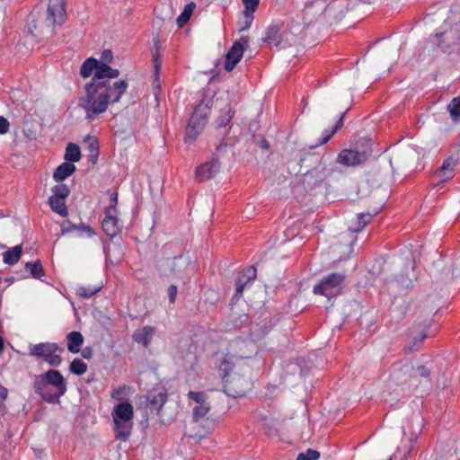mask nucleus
Listing matches in <instances>:
<instances>
[{"label": "nucleus", "mask_w": 460, "mask_h": 460, "mask_svg": "<svg viewBox=\"0 0 460 460\" xmlns=\"http://www.w3.org/2000/svg\"><path fill=\"white\" fill-rule=\"evenodd\" d=\"M119 75V69L103 66L84 85V93L79 98V106L84 110L87 120L93 121L98 115L105 112L110 102H119L128 84L126 80L111 84L110 79Z\"/></svg>", "instance_id": "1"}, {"label": "nucleus", "mask_w": 460, "mask_h": 460, "mask_svg": "<svg viewBox=\"0 0 460 460\" xmlns=\"http://www.w3.org/2000/svg\"><path fill=\"white\" fill-rule=\"evenodd\" d=\"M33 387L44 401L49 403H59L60 398L67 390L66 382L60 371L49 369L35 377Z\"/></svg>", "instance_id": "2"}, {"label": "nucleus", "mask_w": 460, "mask_h": 460, "mask_svg": "<svg viewBox=\"0 0 460 460\" xmlns=\"http://www.w3.org/2000/svg\"><path fill=\"white\" fill-rule=\"evenodd\" d=\"M111 417L116 439L127 441L133 429L134 409L132 404L128 402L116 404L112 409Z\"/></svg>", "instance_id": "3"}, {"label": "nucleus", "mask_w": 460, "mask_h": 460, "mask_svg": "<svg viewBox=\"0 0 460 460\" xmlns=\"http://www.w3.org/2000/svg\"><path fill=\"white\" fill-rule=\"evenodd\" d=\"M66 19V0H49L44 22L35 25L38 34L42 38L52 37L54 27L61 25Z\"/></svg>", "instance_id": "4"}, {"label": "nucleus", "mask_w": 460, "mask_h": 460, "mask_svg": "<svg viewBox=\"0 0 460 460\" xmlns=\"http://www.w3.org/2000/svg\"><path fill=\"white\" fill-rule=\"evenodd\" d=\"M210 108L208 103L200 102L196 107L186 128V141H193L201 133L208 123Z\"/></svg>", "instance_id": "5"}, {"label": "nucleus", "mask_w": 460, "mask_h": 460, "mask_svg": "<svg viewBox=\"0 0 460 460\" xmlns=\"http://www.w3.org/2000/svg\"><path fill=\"white\" fill-rule=\"evenodd\" d=\"M63 351L56 342H40L30 345L29 355L37 358H41L51 367H58L62 358L60 353Z\"/></svg>", "instance_id": "6"}, {"label": "nucleus", "mask_w": 460, "mask_h": 460, "mask_svg": "<svg viewBox=\"0 0 460 460\" xmlns=\"http://www.w3.org/2000/svg\"><path fill=\"white\" fill-rule=\"evenodd\" d=\"M372 155L369 142L355 149H343L340 152L337 161L344 166H357L365 163Z\"/></svg>", "instance_id": "7"}, {"label": "nucleus", "mask_w": 460, "mask_h": 460, "mask_svg": "<svg viewBox=\"0 0 460 460\" xmlns=\"http://www.w3.org/2000/svg\"><path fill=\"white\" fill-rule=\"evenodd\" d=\"M344 279V274L331 273L323 277L320 282L314 287V293L329 298L335 296L340 293Z\"/></svg>", "instance_id": "8"}, {"label": "nucleus", "mask_w": 460, "mask_h": 460, "mask_svg": "<svg viewBox=\"0 0 460 460\" xmlns=\"http://www.w3.org/2000/svg\"><path fill=\"white\" fill-rule=\"evenodd\" d=\"M249 38L247 36L241 37L239 41H235L227 51L226 56L225 68L231 71L241 60L244 49L248 46Z\"/></svg>", "instance_id": "9"}, {"label": "nucleus", "mask_w": 460, "mask_h": 460, "mask_svg": "<svg viewBox=\"0 0 460 460\" xmlns=\"http://www.w3.org/2000/svg\"><path fill=\"white\" fill-rule=\"evenodd\" d=\"M435 38L442 49L460 46V24H455L447 31L436 33Z\"/></svg>", "instance_id": "10"}, {"label": "nucleus", "mask_w": 460, "mask_h": 460, "mask_svg": "<svg viewBox=\"0 0 460 460\" xmlns=\"http://www.w3.org/2000/svg\"><path fill=\"white\" fill-rule=\"evenodd\" d=\"M413 365L411 362L404 364L396 363L393 365L390 374L391 381L399 385L407 383L412 378Z\"/></svg>", "instance_id": "11"}, {"label": "nucleus", "mask_w": 460, "mask_h": 460, "mask_svg": "<svg viewBox=\"0 0 460 460\" xmlns=\"http://www.w3.org/2000/svg\"><path fill=\"white\" fill-rule=\"evenodd\" d=\"M409 422L411 425L412 431H411L409 434L410 446L404 451L402 460H407L409 457L410 454L413 450V444L417 441L419 436L421 434L423 428V419L420 415L411 416Z\"/></svg>", "instance_id": "12"}, {"label": "nucleus", "mask_w": 460, "mask_h": 460, "mask_svg": "<svg viewBox=\"0 0 460 460\" xmlns=\"http://www.w3.org/2000/svg\"><path fill=\"white\" fill-rule=\"evenodd\" d=\"M220 169V164L215 157L211 161L204 163L196 169L195 176L199 181H205L214 177Z\"/></svg>", "instance_id": "13"}, {"label": "nucleus", "mask_w": 460, "mask_h": 460, "mask_svg": "<svg viewBox=\"0 0 460 460\" xmlns=\"http://www.w3.org/2000/svg\"><path fill=\"white\" fill-rule=\"evenodd\" d=\"M115 214L111 208H105V217L102 223L103 232L111 238L116 236L120 230L119 219Z\"/></svg>", "instance_id": "14"}, {"label": "nucleus", "mask_w": 460, "mask_h": 460, "mask_svg": "<svg viewBox=\"0 0 460 460\" xmlns=\"http://www.w3.org/2000/svg\"><path fill=\"white\" fill-rule=\"evenodd\" d=\"M256 272L255 267L251 266L239 273L236 279L235 296H242L245 286L256 279Z\"/></svg>", "instance_id": "15"}, {"label": "nucleus", "mask_w": 460, "mask_h": 460, "mask_svg": "<svg viewBox=\"0 0 460 460\" xmlns=\"http://www.w3.org/2000/svg\"><path fill=\"white\" fill-rule=\"evenodd\" d=\"M457 164V159L450 156L447 158L440 168L436 171V176L440 179V182L438 185H440L447 181L450 180L454 176V169Z\"/></svg>", "instance_id": "16"}, {"label": "nucleus", "mask_w": 460, "mask_h": 460, "mask_svg": "<svg viewBox=\"0 0 460 460\" xmlns=\"http://www.w3.org/2000/svg\"><path fill=\"white\" fill-rule=\"evenodd\" d=\"M155 333V328L153 326H144L143 328L137 329L133 333V340L138 344H141L145 348H147L152 341V339Z\"/></svg>", "instance_id": "17"}, {"label": "nucleus", "mask_w": 460, "mask_h": 460, "mask_svg": "<svg viewBox=\"0 0 460 460\" xmlns=\"http://www.w3.org/2000/svg\"><path fill=\"white\" fill-rule=\"evenodd\" d=\"M103 66L111 67L107 64L99 62V60L94 58H89L82 64L80 68V75L84 78L89 77L93 74H97Z\"/></svg>", "instance_id": "18"}, {"label": "nucleus", "mask_w": 460, "mask_h": 460, "mask_svg": "<svg viewBox=\"0 0 460 460\" xmlns=\"http://www.w3.org/2000/svg\"><path fill=\"white\" fill-rule=\"evenodd\" d=\"M155 51L153 53V66H154V74H153V87L155 89L160 88V69L162 66L163 59L160 56L159 52V39H155Z\"/></svg>", "instance_id": "19"}, {"label": "nucleus", "mask_w": 460, "mask_h": 460, "mask_svg": "<svg viewBox=\"0 0 460 460\" xmlns=\"http://www.w3.org/2000/svg\"><path fill=\"white\" fill-rule=\"evenodd\" d=\"M75 230L81 231L82 233H84L88 237H92L95 235L94 230L88 225H85L84 223H81L79 225L73 224L69 220H66L61 224V233L62 234H66L68 233H71Z\"/></svg>", "instance_id": "20"}, {"label": "nucleus", "mask_w": 460, "mask_h": 460, "mask_svg": "<svg viewBox=\"0 0 460 460\" xmlns=\"http://www.w3.org/2000/svg\"><path fill=\"white\" fill-rule=\"evenodd\" d=\"M323 11V4L319 1H312L307 3L303 10L304 19L307 22H312L313 19L322 13Z\"/></svg>", "instance_id": "21"}, {"label": "nucleus", "mask_w": 460, "mask_h": 460, "mask_svg": "<svg viewBox=\"0 0 460 460\" xmlns=\"http://www.w3.org/2000/svg\"><path fill=\"white\" fill-rule=\"evenodd\" d=\"M75 171V166L74 164L65 162L62 163L58 168L55 170L53 173V179L57 182L63 181L71 174H73Z\"/></svg>", "instance_id": "22"}, {"label": "nucleus", "mask_w": 460, "mask_h": 460, "mask_svg": "<svg viewBox=\"0 0 460 460\" xmlns=\"http://www.w3.org/2000/svg\"><path fill=\"white\" fill-rule=\"evenodd\" d=\"M67 349L72 353L80 351V348L84 343V337L80 332H71L66 335Z\"/></svg>", "instance_id": "23"}, {"label": "nucleus", "mask_w": 460, "mask_h": 460, "mask_svg": "<svg viewBox=\"0 0 460 460\" xmlns=\"http://www.w3.org/2000/svg\"><path fill=\"white\" fill-rule=\"evenodd\" d=\"M22 252V246L16 245L3 253V261L5 264L14 265L19 261Z\"/></svg>", "instance_id": "24"}, {"label": "nucleus", "mask_w": 460, "mask_h": 460, "mask_svg": "<svg viewBox=\"0 0 460 460\" xmlns=\"http://www.w3.org/2000/svg\"><path fill=\"white\" fill-rule=\"evenodd\" d=\"M49 204L51 209L60 215L61 217H66L68 215L67 207L66 205V200L58 199L56 197L50 196L49 198Z\"/></svg>", "instance_id": "25"}, {"label": "nucleus", "mask_w": 460, "mask_h": 460, "mask_svg": "<svg viewBox=\"0 0 460 460\" xmlns=\"http://www.w3.org/2000/svg\"><path fill=\"white\" fill-rule=\"evenodd\" d=\"M343 118H344V114H342L339 120L336 122V124L331 130L325 129L323 132V137L318 140V142L313 147L326 144L332 138V137L338 131V129H340L343 126Z\"/></svg>", "instance_id": "26"}, {"label": "nucleus", "mask_w": 460, "mask_h": 460, "mask_svg": "<svg viewBox=\"0 0 460 460\" xmlns=\"http://www.w3.org/2000/svg\"><path fill=\"white\" fill-rule=\"evenodd\" d=\"M190 264V260L184 256L174 257L170 261V267L172 273L180 275L182 273V270Z\"/></svg>", "instance_id": "27"}, {"label": "nucleus", "mask_w": 460, "mask_h": 460, "mask_svg": "<svg viewBox=\"0 0 460 460\" xmlns=\"http://www.w3.org/2000/svg\"><path fill=\"white\" fill-rule=\"evenodd\" d=\"M25 269L29 270L30 275L33 279H40L45 275L43 266L40 260H37L34 262H27L25 264Z\"/></svg>", "instance_id": "28"}, {"label": "nucleus", "mask_w": 460, "mask_h": 460, "mask_svg": "<svg viewBox=\"0 0 460 460\" xmlns=\"http://www.w3.org/2000/svg\"><path fill=\"white\" fill-rule=\"evenodd\" d=\"M81 158L80 147L74 143H69L66 148L65 159L71 164L78 162Z\"/></svg>", "instance_id": "29"}, {"label": "nucleus", "mask_w": 460, "mask_h": 460, "mask_svg": "<svg viewBox=\"0 0 460 460\" xmlns=\"http://www.w3.org/2000/svg\"><path fill=\"white\" fill-rule=\"evenodd\" d=\"M279 32V28L278 25L269 26L265 31L263 40L269 44H272L278 47L279 45V41L278 40Z\"/></svg>", "instance_id": "30"}, {"label": "nucleus", "mask_w": 460, "mask_h": 460, "mask_svg": "<svg viewBox=\"0 0 460 460\" xmlns=\"http://www.w3.org/2000/svg\"><path fill=\"white\" fill-rule=\"evenodd\" d=\"M447 111L454 122H460V97H455L447 105Z\"/></svg>", "instance_id": "31"}, {"label": "nucleus", "mask_w": 460, "mask_h": 460, "mask_svg": "<svg viewBox=\"0 0 460 460\" xmlns=\"http://www.w3.org/2000/svg\"><path fill=\"white\" fill-rule=\"evenodd\" d=\"M131 387L128 385H122L112 390L111 397L119 402H128Z\"/></svg>", "instance_id": "32"}, {"label": "nucleus", "mask_w": 460, "mask_h": 460, "mask_svg": "<svg viewBox=\"0 0 460 460\" xmlns=\"http://www.w3.org/2000/svg\"><path fill=\"white\" fill-rule=\"evenodd\" d=\"M373 219V215L369 213H359L357 218V226H350V230L353 232H359L363 230Z\"/></svg>", "instance_id": "33"}, {"label": "nucleus", "mask_w": 460, "mask_h": 460, "mask_svg": "<svg viewBox=\"0 0 460 460\" xmlns=\"http://www.w3.org/2000/svg\"><path fill=\"white\" fill-rule=\"evenodd\" d=\"M88 143L89 158L93 164H95L99 155V143L95 137H88L86 138Z\"/></svg>", "instance_id": "34"}, {"label": "nucleus", "mask_w": 460, "mask_h": 460, "mask_svg": "<svg viewBox=\"0 0 460 460\" xmlns=\"http://www.w3.org/2000/svg\"><path fill=\"white\" fill-rule=\"evenodd\" d=\"M102 288V285H96V286H88V287H79L77 289V295L80 296L83 298H91L97 293H99Z\"/></svg>", "instance_id": "35"}, {"label": "nucleus", "mask_w": 460, "mask_h": 460, "mask_svg": "<svg viewBox=\"0 0 460 460\" xmlns=\"http://www.w3.org/2000/svg\"><path fill=\"white\" fill-rule=\"evenodd\" d=\"M195 6H196V4L194 3H190L187 5H185L182 13L177 18V24L179 27H182L183 25H185L188 22V21L190 20L192 13H193Z\"/></svg>", "instance_id": "36"}, {"label": "nucleus", "mask_w": 460, "mask_h": 460, "mask_svg": "<svg viewBox=\"0 0 460 460\" xmlns=\"http://www.w3.org/2000/svg\"><path fill=\"white\" fill-rule=\"evenodd\" d=\"M254 11H251V10H243V18L240 20L239 22V30L241 31H246L248 30L252 23V21L254 19Z\"/></svg>", "instance_id": "37"}, {"label": "nucleus", "mask_w": 460, "mask_h": 460, "mask_svg": "<svg viewBox=\"0 0 460 460\" xmlns=\"http://www.w3.org/2000/svg\"><path fill=\"white\" fill-rule=\"evenodd\" d=\"M209 410L210 406L208 402L198 404L193 408V420L199 421L208 413Z\"/></svg>", "instance_id": "38"}, {"label": "nucleus", "mask_w": 460, "mask_h": 460, "mask_svg": "<svg viewBox=\"0 0 460 460\" xmlns=\"http://www.w3.org/2000/svg\"><path fill=\"white\" fill-rule=\"evenodd\" d=\"M70 189L66 184H58L52 188V197L65 199L68 197Z\"/></svg>", "instance_id": "39"}, {"label": "nucleus", "mask_w": 460, "mask_h": 460, "mask_svg": "<svg viewBox=\"0 0 460 460\" xmlns=\"http://www.w3.org/2000/svg\"><path fill=\"white\" fill-rule=\"evenodd\" d=\"M69 369L73 374L81 376L86 372L87 365L82 359L75 358L71 362Z\"/></svg>", "instance_id": "40"}, {"label": "nucleus", "mask_w": 460, "mask_h": 460, "mask_svg": "<svg viewBox=\"0 0 460 460\" xmlns=\"http://www.w3.org/2000/svg\"><path fill=\"white\" fill-rule=\"evenodd\" d=\"M233 116H234V112L231 111L230 108L222 111L217 119V128L226 127L232 120Z\"/></svg>", "instance_id": "41"}, {"label": "nucleus", "mask_w": 460, "mask_h": 460, "mask_svg": "<svg viewBox=\"0 0 460 460\" xmlns=\"http://www.w3.org/2000/svg\"><path fill=\"white\" fill-rule=\"evenodd\" d=\"M233 367H234V363L231 359L230 357H226L220 366H219V369L222 373H224V376H223V379L225 380V382H227L226 380V376L229 375V373L232 371L233 369Z\"/></svg>", "instance_id": "42"}, {"label": "nucleus", "mask_w": 460, "mask_h": 460, "mask_svg": "<svg viewBox=\"0 0 460 460\" xmlns=\"http://www.w3.org/2000/svg\"><path fill=\"white\" fill-rule=\"evenodd\" d=\"M188 397L194 402H196L198 404H201L206 402V394L203 392H193L190 391L188 393Z\"/></svg>", "instance_id": "43"}, {"label": "nucleus", "mask_w": 460, "mask_h": 460, "mask_svg": "<svg viewBox=\"0 0 460 460\" xmlns=\"http://www.w3.org/2000/svg\"><path fill=\"white\" fill-rule=\"evenodd\" d=\"M430 371L425 366H419L416 369L413 368L412 378L413 377H429Z\"/></svg>", "instance_id": "44"}, {"label": "nucleus", "mask_w": 460, "mask_h": 460, "mask_svg": "<svg viewBox=\"0 0 460 460\" xmlns=\"http://www.w3.org/2000/svg\"><path fill=\"white\" fill-rule=\"evenodd\" d=\"M243 3L245 10L255 12L259 6L260 0H243Z\"/></svg>", "instance_id": "45"}, {"label": "nucleus", "mask_w": 460, "mask_h": 460, "mask_svg": "<svg viewBox=\"0 0 460 460\" xmlns=\"http://www.w3.org/2000/svg\"><path fill=\"white\" fill-rule=\"evenodd\" d=\"M112 58H113V55H112L111 50L105 49L102 51V53L101 55V60L99 62L108 65V63H110L112 60Z\"/></svg>", "instance_id": "46"}, {"label": "nucleus", "mask_w": 460, "mask_h": 460, "mask_svg": "<svg viewBox=\"0 0 460 460\" xmlns=\"http://www.w3.org/2000/svg\"><path fill=\"white\" fill-rule=\"evenodd\" d=\"M9 121L4 116H0V135L7 133L9 131Z\"/></svg>", "instance_id": "47"}, {"label": "nucleus", "mask_w": 460, "mask_h": 460, "mask_svg": "<svg viewBox=\"0 0 460 460\" xmlns=\"http://www.w3.org/2000/svg\"><path fill=\"white\" fill-rule=\"evenodd\" d=\"M177 292H178V289H177V287L175 285H171L169 287V288H168V296H169L170 303L173 304L175 302Z\"/></svg>", "instance_id": "48"}, {"label": "nucleus", "mask_w": 460, "mask_h": 460, "mask_svg": "<svg viewBox=\"0 0 460 460\" xmlns=\"http://www.w3.org/2000/svg\"><path fill=\"white\" fill-rule=\"evenodd\" d=\"M110 200H111V204H110V206L107 208H111L112 213H116V207H117V204H118V193L117 192H112L111 194Z\"/></svg>", "instance_id": "49"}, {"label": "nucleus", "mask_w": 460, "mask_h": 460, "mask_svg": "<svg viewBox=\"0 0 460 460\" xmlns=\"http://www.w3.org/2000/svg\"><path fill=\"white\" fill-rule=\"evenodd\" d=\"M304 454L306 455L308 460H317L320 457V453L314 449H307Z\"/></svg>", "instance_id": "50"}, {"label": "nucleus", "mask_w": 460, "mask_h": 460, "mask_svg": "<svg viewBox=\"0 0 460 460\" xmlns=\"http://www.w3.org/2000/svg\"><path fill=\"white\" fill-rule=\"evenodd\" d=\"M226 393L229 395V396H233L234 398L236 397H242L244 395V392L243 391H232L230 387H227L226 386Z\"/></svg>", "instance_id": "51"}, {"label": "nucleus", "mask_w": 460, "mask_h": 460, "mask_svg": "<svg viewBox=\"0 0 460 460\" xmlns=\"http://www.w3.org/2000/svg\"><path fill=\"white\" fill-rule=\"evenodd\" d=\"M83 357L84 358H91V357H92V349L90 348H85L83 350Z\"/></svg>", "instance_id": "52"}, {"label": "nucleus", "mask_w": 460, "mask_h": 460, "mask_svg": "<svg viewBox=\"0 0 460 460\" xmlns=\"http://www.w3.org/2000/svg\"><path fill=\"white\" fill-rule=\"evenodd\" d=\"M7 393H8V391H7V389H6V388H4V387H3V386H1V387H0V397H1L2 399H5V398H6V396H7Z\"/></svg>", "instance_id": "53"}, {"label": "nucleus", "mask_w": 460, "mask_h": 460, "mask_svg": "<svg viewBox=\"0 0 460 460\" xmlns=\"http://www.w3.org/2000/svg\"><path fill=\"white\" fill-rule=\"evenodd\" d=\"M158 397H159V401L161 402L162 404H164L166 401V394H163V393H160L158 394Z\"/></svg>", "instance_id": "54"}, {"label": "nucleus", "mask_w": 460, "mask_h": 460, "mask_svg": "<svg viewBox=\"0 0 460 460\" xmlns=\"http://www.w3.org/2000/svg\"><path fill=\"white\" fill-rule=\"evenodd\" d=\"M296 460H308V458L306 457V455H305L304 453H301L297 456Z\"/></svg>", "instance_id": "55"}, {"label": "nucleus", "mask_w": 460, "mask_h": 460, "mask_svg": "<svg viewBox=\"0 0 460 460\" xmlns=\"http://www.w3.org/2000/svg\"><path fill=\"white\" fill-rule=\"evenodd\" d=\"M4 349V341L3 338L0 336V352Z\"/></svg>", "instance_id": "56"}, {"label": "nucleus", "mask_w": 460, "mask_h": 460, "mask_svg": "<svg viewBox=\"0 0 460 460\" xmlns=\"http://www.w3.org/2000/svg\"><path fill=\"white\" fill-rule=\"evenodd\" d=\"M425 338H426V335H425V334H423V335L421 336V338L420 339V342H421Z\"/></svg>", "instance_id": "57"}, {"label": "nucleus", "mask_w": 460, "mask_h": 460, "mask_svg": "<svg viewBox=\"0 0 460 460\" xmlns=\"http://www.w3.org/2000/svg\"><path fill=\"white\" fill-rule=\"evenodd\" d=\"M389 460H392V457Z\"/></svg>", "instance_id": "58"}]
</instances>
